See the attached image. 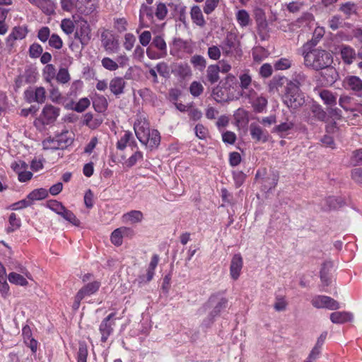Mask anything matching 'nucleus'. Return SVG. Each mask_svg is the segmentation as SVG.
Here are the masks:
<instances>
[{"instance_id":"09e8293b","label":"nucleus","mask_w":362,"mask_h":362,"mask_svg":"<svg viewBox=\"0 0 362 362\" xmlns=\"http://www.w3.org/2000/svg\"><path fill=\"white\" fill-rule=\"evenodd\" d=\"M189 90L193 96L197 97L202 93L204 87L199 82L193 81L190 85Z\"/></svg>"},{"instance_id":"cd10ccee","label":"nucleus","mask_w":362,"mask_h":362,"mask_svg":"<svg viewBox=\"0 0 362 362\" xmlns=\"http://www.w3.org/2000/svg\"><path fill=\"white\" fill-rule=\"evenodd\" d=\"M307 81V76L303 72H296L293 74V80L287 83L286 86H289L290 85H294L295 86H297L298 88Z\"/></svg>"},{"instance_id":"dca6fc26","label":"nucleus","mask_w":362,"mask_h":362,"mask_svg":"<svg viewBox=\"0 0 362 362\" xmlns=\"http://www.w3.org/2000/svg\"><path fill=\"white\" fill-rule=\"evenodd\" d=\"M57 137V146H54V149H64L70 146L73 142L71 134L69 131H63L60 134L56 135Z\"/></svg>"},{"instance_id":"473e14b6","label":"nucleus","mask_w":362,"mask_h":362,"mask_svg":"<svg viewBox=\"0 0 362 362\" xmlns=\"http://www.w3.org/2000/svg\"><path fill=\"white\" fill-rule=\"evenodd\" d=\"M190 62L194 68L198 69L199 71H203L206 66V61L205 58L198 54L192 56L191 57Z\"/></svg>"},{"instance_id":"e433bc0d","label":"nucleus","mask_w":362,"mask_h":362,"mask_svg":"<svg viewBox=\"0 0 362 362\" xmlns=\"http://www.w3.org/2000/svg\"><path fill=\"white\" fill-rule=\"evenodd\" d=\"M175 71L177 74L182 78H185L192 75L191 69L189 66L186 63L178 64Z\"/></svg>"},{"instance_id":"13d9d810","label":"nucleus","mask_w":362,"mask_h":362,"mask_svg":"<svg viewBox=\"0 0 362 362\" xmlns=\"http://www.w3.org/2000/svg\"><path fill=\"white\" fill-rule=\"evenodd\" d=\"M340 10L346 15L350 16L351 13H356V6L354 3L346 2L341 6Z\"/></svg>"},{"instance_id":"603ef678","label":"nucleus","mask_w":362,"mask_h":362,"mask_svg":"<svg viewBox=\"0 0 362 362\" xmlns=\"http://www.w3.org/2000/svg\"><path fill=\"white\" fill-rule=\"evenodd\" d=\"M57 80L62 83H66L70 80V75L67 69H59L57 75Z\"/></svg>"},{"instance_id":"423d86ee","label":"nucleus","mask_w":362,"mask_h":362,"mask_svg":"<svg viewBox=\"0 0 362 362\" xmlns=\"http://www.w3.org/2000/svg\"><path fill=\"white\" fill-rule=\"evenodd\" d=\"M311 303L316 308L334 310L340 308L339 303L336 300L327 296H316L312 299Z\"/></svg>"},{"instance_id":"a878e982","label":"nucleus","mask_w":362,"mask_h":362,"mask_svg":"<svg viewBox=\"0 0 362 362\" xmlns=\"http://www.w3.org/2000/svg\"><path fill=\"white\" fill-rule=\"evenodd\" d=\"M151 46L157 48L160 52L162 57H165L167 54V45L164 39L160 36H156L151 42Z\"/></svg>"},{"instance_id":"72a5a7b5","label":"nucleus","mask_w":362,"mask_h":362,"mask_svg":"<svg viewBox=\"0 0 362 362\" xmlns=\"http://www.w3.org/2000/svg\"><path fill=\"white\" fill-rule=\"evenodd\" d=\"M48 196V192L44 188H40L33 190L28 195V198L34 200H40L46 198Z\"/></svg>"},{"instance_id":"c03bdc74","label":"nucleus","mask_w":362,"mask_h":362,"mask_svg":"<svg viewBox=\"0 0 362 362\" xmlns=\"http://www.w3.org/2000/svg\"><path fill=\"white\" fill-rule=\"evenodd\" d=\"M287 305L288 303L286 301L285 298L278 296L276 297L274 308L278 312L284 311L286 309Z\"/></svg>"},{"instance_id":"bf43d9fd","label":"nucleus","mask_w":362,"mask_h":362,"mask_svg":"<svg viewBox=\"0 0 362 362\" xmlns=\"http://www.w3.org/2000/svg\"><path fill=\"white\" fill-rule=\"evenodd\" d=\"M208 56L213 60H217L221 57V49L218 46L212 45L208 48Z\"/></svg>"},{"instance_id":"49530a36","label":"nucleus","mask_w":362,"mask_h":362,"mask_svg":"<svg viewBox=\"0 0 362 362\" xmlns=\"http://www.w3.org/2000/svg\"><path fill=\"white\" fill-rule=\"evenodd\" d=\"M327 203L330 209H337L344 204V201L340 197H329L327 199Z\"/></svg>"},{"instance_id":"9b49d317","label":"nucleus","mask_w":362,"mask_h":362,"mask_svg":"<svg viewBox=\"0 0 362 362\" xmlns=\"http://www.w3.org/2000/svg\"><path fill=\"white\" fill-rule=\"evenodd\" d=\"M243 266V257L240 254L233 255L230 265V275L233 280L238 279Z\"/></svg>"},{"instance_id":"7c9ffc66","label":"nucleus","mask_w":362,"mask_h":362,"mask_svg":"<svg viewBox=\"0 0 362 362\" xmlns=\"http://www.w3.org/2000/svg\"><path fill=\"white\" fill-rule=\"evenodd\" d=\"M320 96L326 105H335L337 104V98L328 90H322L320 92Z\"/></svg>"},{"instance_id":"9d476101","label":"nucleus","mask_w":362,"mask_h":362,"mask_svg":"<svg viewBox=\"0 0 362 362\" xmlns=\"http://www.w3.org/2000/svg\"><path fill=\"white\" fill-rule=\"evenodd\" d=\"M115 315V314L114 313H110L103 319L100 325L99 330L101 334L102 342H105L113 331V326L115 325L113 320Z\"/></svg>"},{"instance_id":"2f4dec72","label":"nucleus","mask_w":362,"mask_h":362,"mask_svg":"<svg viewBox=\"0 0 362 362\" xmlns=\"http://www.w3.org/2000/svg\"><path fill=\"white\" fill-rule=\"evenodd\" d=\"M62 213L59 215L63 217L66 221L72 223L74 226H79L81 221L76 218L74 213L67 209L66 207L62 210Z\"/></svg>"},{"instance_id":"39448f33","label":"nucleus","mask_w":362,"mask_h":362,"mask_svg":"<svg viewBox=\"0 0 362 362\" xmlns=\"http://www.w3.org/2000/svg\"><path fill=\"white\" fill-rule=\"evenodd\" d=\"M74 37L78 39L83 46L87 45L90 39V28L88 22L81 19L76 22V31Z\"/></svg>"},{"instance_id":"412c9836","label":"nucleus","mask_w":362,"mask_h":362,"mask_svg":"<svg viewBox=\"0 0 362 362\" xmlns=\"http://www.w3.org/2000/svg\"><path fill=\"white\" fill-rule=\"evenodd\" d=\"M76 8L83 13L89 14L96 9L95 1L93 0H77Z\"/></svg>"},{"instance_id":"ea45409f","label":"nucleus","mask_w":362,"mask_h":362,"mask_svg":"<svg viewBox=\"0 0 362 362\" xmlns=\"http://www.w3.org/2000/svg\"><path fill=\"white\" fill-rule=\"evenodd\" d=\"M286 81L287 78L284 76H274L269 84L270 91L273 90L274 88L276 89L279 86H282Z\"/></svg>"},{"instance_id":"a19ab883","label":"nucleus","mask_w":362,"mask_h":362,"mask_svg":"<svg viewBox=\"0 0 362 362\" xmlns=\"http://www.w3.org/2000/svg\"><path fill=\"white\" fill-rule=\"evenodd\" d=\"M124 217L132 223H138L141 221L143 218V214L140 211L134 210L126 214Z\"/></svg>"},{"instance_id":"20e7f679","label":"nucleus","mask_w":362,"mask_h":362,"mask_svg":"<svg viewBox=\"0 0 362 362\" xmlns=\"http://www.w3.org/2000/svg\"><path fill=\"white\" fill-rule=\"evenodd\" d=\"M284 103L291 108L297 109L305 103V98L300 89L294 85L286 86Z\"/></svg>"},{"instance_id":"c9c22d12","label":"nucleus","mask_w":362,"mask_h":362,"mask_svg":"<svg viewBox=\"0 0 362 362\" xmlns=\"http://www.w3.org/2000/svg\"><path fill=\"white\" fill-rule=\"evenodd\" d=\"M311 112L313 114V117L320 121H324L327 117L326 112L320 105L313 104L311 107Z\"/></svg>"},{"instance_id":"6e6d98bb","label":"nucleus","mask_w":362,"mask_h":362,"mask_svg":"<svg viewBox=\"0 0 362 362\" xmlns=\"http://www.w3.org/2000/svg\"><path fill=\"white\" fill-rule=\"evenodd\" d=\"M42 47L41 45L37 43H34L30 45L29 49V54L30 57L32 58H37L39 57L42 53Z\"/></svg>"},{"instance_id":"b1692460","label":"nucleus","mask_w":362,"mask_h":362,"mask_svg":"<svg viewBox=\"0 0 362 362\" xmlns=\"http://www.w3.org/2000/svg\"><path fill=\"white\" fill-rule=\"evenodd\" d=\"M220 66L217 64H211L206 69V79L211 84H214L219 80Z\"/></svg>"},{"instance_id":"a211bd4d","label":"nucleus","mask_w":362,"mask_h":362,"mask_svg":"<svg viewBox=\"0 0 362 362\" xmlns=\"http://www.w3.org/2000/svg\"><path fill=\"white\" fill-rule=\"evenodd\" d=\"M340 54L343 62L346 64H351L354 59L358 57L355 49L349 45H342Z\"/></svg>"},{"instance_id":"338daca9","label":"nucleus","mask_w":362,"mask_h":362,"mask_svg":"<svg viewBox=\"0 0 362 362\" xmlns=\"http://www.w3.org/2000/svg\"><path fill=\"white\" fill-rule=\"evenodd\" d=\"M167 13L168 10L166 6L164 4L160 3L157 5L156 16L159 20L164 19L167 15Z\"/></svg>"},{"instance_id":"de8ad7c7","label":"nucleus","mask_w":362,"mask_h":362,"mask_svg":"<svg viewBox=\"0 0 362 362\" xmlns=\"http://www.w3.org/2000/svg\"><path fill=\"white\" fill-rule=\"evenodd\" d=\"M122 238L121 228H117L111 234V242L115 245L119 246L122 244Z\"/></svg>"},{"instance_id":"0eeeda50","label":"nucleus","mask_w":362,"mask_h":362,"mask_svg":"<svg viewBox=\"0 0 362 362\" xmlns=\"http://www.w3.org/2000/svg\"><path fill=\"white\" fill-rule=\"evenodd\" d=\"M320 71L321 84L324 86H332L339 78L338 71L332 64H329Z\"/></svg>"},{"instance_id":"f03ea898","label":"nucleus","mask_w":362,"mask_h":362,"mask_svg":"<svg viewBox=\"0 0 362 362\" xmlns=\"http://www.w3.org/2000/svg\"><path fill=\"white\" fill-rule=\"evenodd\" d=\"M136 136L139 141L147 146L151 150L156 148L160 142V133L156 129L150 130L146 122L139 121L134 125Z\"/></svg>"},{"instance_id":"2eb2a0df","label":"nucleus","mask_w":362,"mask_h":362,"mask_svg":"<svg viewBox=\"0 0 362 362\" xmlns=\"http://www.w3.org/2000/svg\"><path fill=\"white\" fill-rule=\"evenodd\" d=\"M158 261H159L158 255H153L151 258V261L149 264L146 276L142 275V276H140L138 279L139 284L148 283L153 279V275H154V270L158 265Z\"/></svg>"},{"instance_id":"f8f14e48","label":"nucleus","mask_w":362,"mask_h":362,"mask_svg":"<svg viewBox=\"0 0 362 362\" xmlns=\"http://www.w3.org/2000/svg\"><path fill=\"white\" fill-rule=\"evenodd\" d=\"M343 87L356 93L362 92V80L355 76H347L343 81Z\"/></svg>"},{"instance_id":"6ab92c4d","label":"nucleus","mask_w":362,"mask_h":362,"mask_svg":"<svg viewBox=\"0 0 362 362\" xmlns=\"http://www.w3.org/2000/svg\"><path fill=\"white\" fill-rule=\"evenodd\" d=\"M212 96L218 103L227 102L232 100L226 88L216 86L212 90Z\"/></svg>"},{"instance_id":"58836bf2","label":"nucleus","mask_w":362,"mask_h":362,"mask_svg":"<svg viewBox=\"0 0 362 362\" xmlns=\"http://www.w3.org/2000/svg\"><path fill=\"white\" fill-rule=\"evenodd\" d=\"M27 34V29L23 27H15L9 35V38L13 40H21L25 37Z\"/></svg>"},{"instance_id":"e2e57ef3","label":"nucleus","mask_w":362,"mask_h":362,"mask_svg":"<svg viewBox=\"0 0 362 362\" xmlns=\"http://www.w3.org/2000/svg\"><path fill=\"white\" fill-rule=\"evenodd\" d=\"M90 105V100L87 98L79 100L74 107V110L78 112H83Z\"/></svg>"},{"instance_id":"680f3d73","label":"nucleus","mask_w":362,"mask_h":362,"mask_svg":"<svg viewBox=\"0 0 362 362\" xmlns=\"http://www.w3.org/2000/svg\"><path fill=\"white\" fill-rule=\"evenodd\" d=\"M132 137V133L126 132L124 135L118 141L117 144V148L120 150L124 149Z\"/></svg>"},{"instance_id":"1a4fd4ad","label":"nucleus","mask_w":362,"mask_h":362,"mask_svg":"<svg viewBox=\"0 0 362 362\" xmlns=\"http://www.w3.org/2000/svg\"><path fill=\"white\" fill-rule=\"evenodd\" d=\"M238 46L239 41L236 34L232 32H228L220 47L223 54L228 56L232 54L233 50H236Z\"/></svg>"},{"instance_id":"4d7b16f0","label":"nucleus","mask_w":362,"mask_h":362,"mask_svg":"<svg viewBox=\"0 0 362 362\" xmlns=\"http://www.w3.org/2000/svg\"><path fill=\"white\" fill-rule=\"evenodd\" d=\"M351 163L353 165H362V148L353 152Z\"/></svg>"},{"instance_id":"bb28decb","label":"nucleus","mask_w":362,"mask_h":362,"mask_svg":"<svg viewBox=\"0 0 362 362\" xmlns=\"http://www.w3.org/2000/svg\"><path fill=\"white\" fill-rule=\"evenodd\" d=\"M100 286V282L93 281L81 288L78 292L81 293L82 296L85 297L86 296H89L95 293L99 289Z\"/></svg>"},{"instance_id":"ddd939ff","label":"nucleus","mask_w":362,"mask_h":362,"mask_svg":"<svg viewBox=\"0 0 362 362\" xmlns=\"http://www.w3.org/2000/svg\"><path fill=\"white\" fill-rule=\"evenodd\" d=\"M59 108L52 105H47L42 110L44 123L48 124L54 122L59 115Z\"/></svg>"},{"instance_id":"052dcab7","label":"nucleus","mask_w":362,"mask_h":362,"mask_svg":"<svg viewBox=\"0 0 362 362\" xmlns=\"http://www.w3.org/2000/svg\"><path fill=\"white\" fill-rule=\"evenodd\" d=\"M135 41H136V38L133 34L127 33L124 35V48L127 50L130 51L133 48Z\"/></svg>"},{"instance_id":"5fc2aeb1","label":"nucleus","mask_w":362,"mask_h":362,"mask_svg":"<svg viewBox=\"0 0 362 362\" xmlns=\"http://www.w3.org/2000/svg\"><path fill=\"white\" fill-rule=\"evenodd\" d=\"M291 62L289 59L286 58H281L274 64V68L276 70H285L290 68Z\"/></svg>"},{"instance_id":"a18cd8bd","label":"nucleus","mask_w":362,"mask_h":362,"mask_svg":"<svg viewBox=\"0 0 362 362\" xmlns=\"http://www.w3.org/2000/svg\"><path fill=\"white\" fill-rule=\"evenodd\" d=\"M49 45L53 48L60 49L63 46V42L58 35L52 34L49 39Z\"/></svg>"},{"instance_id":"8fccbe9b","label":"nucleus","mask_w":362,"mask_h":362,"mask_svg":"<svg viewBox=\"0 0 362 362\" xmlns=\"http://www.w3.org/2000/svg\"><path fill=\"white\" fill-rule=\"evenodd\" d=\"M47 206L59 215L62 213V210L65 208L61 202L57 200L49 201L47 202Z\"/></svg>"},{"instance_id":"0e129e2a","label":"nucleus","mask_w":362,"mask_h":362,"mask_svg":"<svg viewBox=\"0 0 362 362\" xmlns=\"http://www.w3.org/2000/svg\"><path fill=\"white\" fill-rule=\"evenodd\" d=\"M240 87L244 90H247L252 82V78L247 73H244L240 76Z\"/></svg>"},{"instance_id":"774afa93","label":"nucleus","mask_w":362,"mask_h":362,"mask_svg":"<svg viewBox=\"0 0 362 362\" xmlns=\"http://www.w3.org/2000/svg\"><path fill=\"white\" fill-rule=\"evenodd\" d=\"M351 176L354 182L358 184H362V168L353 169L351 170Z\"/></svg>"},{"instance_id":"aec40b11","label":"nucleus","mask_w":362,"mask_h":362,"mask_svg":"<svg viewBox=\"0 0 362 362\" xmlns=\"http://www.w3.org/2000/svg\"><path fill=\"white\" fill-rule=\"evenodd\" d=\"M126 82L122 77H115L110 82V90L115 95L124 93Z\"/></svg>"},{"instance_id":"c85d7f7f","label":"nucleus","mask_w":362,"mask_h":362,"mask_svg":"<svg viewBox=\"0 0 362 362\" xmlns=\"http://www.w3.org/2000/svg\"><path fill=\"white\" fill-rule=\"evenodd\" d=\"M332 266V262H324L322 265L320 270V279L325 286H327L330 284V279L329 278V268Z\"/></svg>"},{"instance_id":"37998d69","label":"nucleus","mask_w":362,"mask_h":362,"mask_svg":"<svg viewBox=\"0 0 362 362\" xmlns=\"http://www.w3.org/2000/svg\"><path fill=\"white\" fill-rule=\"evenodd\" d=\"M101 64L105 69L109 71H115L119 67L117 62L109 57L103 58L101 61Z\"/></svg>"},{"instance_id":"7ed1b4c3","label":"nucleus","mask_w":362,"mask_h":362,"mask_svg":"<svg viewBox=\"0 0 362 362\" xmlns=\"http://www.w3.org/2000/svg\"><path fill=\"white\" fill-rule=\"evenodd\" d=\"M228 303V300L225 298H221L217 300V298L215 296H211L208 301L202 306L199 310L200 314L205 313L212 306V310L209 313L206 318H205L202 325L206 328L209 327L214 322V318L218 316L221 312L226 308Z\"/></svg>"},{"instance_id":"c756f323","label":"nucleus","mask_w":362,"mask_h":362,"mask_svg":"<svg viewBox=\"0 0 362 362\" xmlns=\"http://www.w3.org/2000/svg\"><path fill=\"white\" fill-rule=\"evenodd\" d=\"M251 103L255 112H262L267 105V99L264 96H258Z\"/></svg>"},{"instance_id":"f257e3e1","label":"nucleus","mask_w":362,"mask_h":362,"mask_svg":"<svg viewBox=\"0 0 362 362\" xmlns=\"http://www.w3.org/2000/svg\"><path fill=\"white\" fill-rule=\"evenodd\" d=\"M317 42L312 40L303 46L304 51L303 56L304 59V65L315 71H320L329 64H332L333 56L327 50L314 48L310 49L312 46H315Z\"/></svg>"},{"instance_id":"79ce46f5","label":"nucleus","mask_w":362,"mask_h":362,"mask_svg":"<svg viewBox=\"0 0 362 362\" xmlns=\"http://www.w3.org/2000/svg\"><path fill=\"white\" fill-rule=\"evenodd\" d=\"M87 356L88 349L86 344L85 342H80L78 351V362H86Z\"/></svg>"},{"instance_id":"5701e85b","label":"nucleus","mask_w":362,"mask_h":362,"mask_svg":"<svg viewBox=\"0 0 362 362\" xmlns=\"http://www.w3.org/2000/svg\"><path fill=\"white\" fill-rule=\"evenodd\" d=\"M25 96L30 102L36 101L42 103L45 99V90L43 87H38L33 91H26Z\"/></svg>"},{"instance_id":"4be33fe9","label":"nucleus","mask_w":362,"mask_h":362,"mask_svg":"<svg viewBox=\"0 0 362 362\" xmlns=\"http://www.w3.org/2000/svg\"><path fill=\"white\" fill-rule=\"evenodd\" d=\"M255 18L257 25L258 30L260 33H265L268 28L265 13L261 8L255 10Z\"/></svg>"},{"instance_id":"69168bd1","label":"nucleus","mask_w":362,"mask_h":362,"mask_svg":"<svg viewBox=\"0 0 362 362\" xmlns=\"http://www.w3.org/2000/svg\"><path fill=\"white\" fill-rule=\"evenodd\" d=\"M352 98L348 95H342L340 97L339 100V105L345 110L348 111L351 110L350 107V104L351 103Z\"/></svg>"},{"instance_id":"f704fd0d","label":"nucleus","mask_w":362,"mask_h":362,"mask_svg":"<svg viewBox=\"0 0 362 362\" xmlns=\"http://www.w3.org/2000/svg\"><path fill=\"white\" fill-rule=\"evenodd\" d=\"M8 278L11 283L16 285L27 286L28 284V281L22 275L16 272L10 273Z\"/></svg>"},{"instance_id":"393cba45","label":"nucleus","mask_w":362,"mask_h":362,"mask_svg":"<svg viewBox=\"0 0 362 362\" xmlns=\"http://www.w3.org/2000/svg\"><path fill=\"white\" fill-rule=\"evenodd\" d=\"M191 17L194 23L203 27L205 25V21L200 8L198 6H194L191 9Z\"/></svg>"},{"instance_id":"f3484780","label":"nucleus","mask_w":362,"mask_h":362,"mask_svg":"<svg viewBox=\"0 0 362 362\" xmlns=\"http://www.w3.org/2000/svg\"><path fill=\"white\" fill-rule=\"evenodd\" d=\"M353 319V314L346 311L334 312L330 315V320L334 324H344L352 321Z\"/></svg>"},{"instance_id":"3c124183","label":"nucleus","mask_w":362,"mask_h":362,"mask_svg":"<svg viewBox=\"0 0 362 362\" xmlns=\"http://www.w3.org/2000/svg\"><path fill=\"white\" fill-rule=\"evenodd\" d=\"M61 28L65 33L69 35L74 32L76 25L69 19H64L62 21Z\"/></svg>"},{"instance_id":"864d4df0","label":"nucleus","mask_w":362,"mask_h":362,"mask_svg":"<svg viewBox=\"0 0 362 362\" xmlns=\"http://www.w3.org/2000/svg\"><path fill=\"white\" fill-rule=\"evenodd\" d=\"M293 127L294 124L292 122H286L276 126L274 130L276 132L282 134L291 130V129L293 128Z\"/></svg>"},{"instance_id":"4c0bfd02","label":"nucleus","mask_w":362,"mask_h":362,"mask_svg":"<svg viewBox=\"0 0 362 362\" xmlns=\"http://www.w3.org/2000/svg\"><path fill=\"white\" fill-rule=\"evenodd\" d=\"M236 17L239 24L241 26L244 27L249 25L250 18L249 13L245 10L238 11Z\"/></svg>"},{"instance_id":"6e6552de","label":"nucleus","mask_w":362,"mask_h":362,"mask_svg":"<svg viewBox=\"0 0 362 362\" xmlns=\"http://www.w3.org/2000/svg\"><path fill=\"white\" fill-rule=\"evenodd\" d=\"M102 45L108 53H116L119 48V43L114 35L107 31H105L101 34Z\"/></svg>"},{"instance_id":"4468645a","label":"nucleus","mask_w":362,"mask_h":362,"mask_svg":"<svg viewBox=\"0 0 362 362\" xmlns=\"http://www.w3.org/2000/svg\"><path fill=\"white\" fill-rule=\"evenodd\" d=\"M250 132L252 138L257 141L266 142L268 140V132L255 123L250 125Z\"/></svg>"}]
</instances>
